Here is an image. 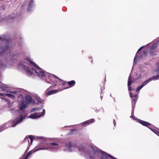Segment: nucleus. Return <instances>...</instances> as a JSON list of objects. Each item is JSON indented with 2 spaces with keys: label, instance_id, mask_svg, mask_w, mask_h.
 <instances>
[{
  "label": "nucleus",
  "instance_id": "1",
  "mask_svg": "<svg viewBox=\"0 0 159 159\" xmlns=\"http://www.w3.org/2000/svg\"><path fill=\"white\" fill-rule=\"evenodd\" d=\"M26 60V61H28L30 63L33 65L34 66L37 68V70H35L33 68L30 69L29 67L25 66L24 63L22 62L19 63V67L25 69L29 75H31L33 74H35V73H36L39 77L41 78L45 77V73L43 70L40 68L38 65L32 61L31 60H29V58H27Z\"/></svg>",
  "mask_w": 159,
  "mask_h": 159
},
{
  "label": "nucleus",
  "instance_id": "2",
  "mask_svg": "<svg viewBox=\"0 0 159 159\" xmlns=\"http://www.w3.org/2000/svg\"><path fill=\"white\" fill-rule=\"evenodd\" d=\"M91 147L92 150L88 153L89 159H109V157L116 159L105 152L98 149L96 148H93L92 146Z\"/></svg>",
  "mask_w": 159,
  "mask_h": 159
},
{
  "label": "nucleus",
  "instance_id": "3",
  "mask_svg": "<svg viewBox=\"0 0 159 159\" xmlns=\"http://www.w3.org/2000/svg\"><path fill=\"white\" fill-rule=\"evenodd\" d=\"M24 118L25 117H23L22 115H21L19 117L16 119L15 120L9 121L8 123V127L15 126L17 124L20 123L21 121H22V120L24 119ZM6 124H5L4 125H2L0 126V132H1L3 129L7 127H6Z\"/></svg>",
  "mask_w": 159,
  "mask_h": 159
},
{
  "label": "nucleus",
  "instance_id": "4",
  "mask_svg": "<svg viewBox=\"0 0 159 159\" xmlns=\"http://www.w3.org/2000/svg\"><path fill=\"white\" fill-rule=\"evenodd\" d=\"M61 146L58 142L53 143L49 144H45L42 146L38 150H47L51 149L54 151L57 150Z\"/></svg>",
  "mask_w": 159,
  "mask_h": 159
},
{
  "label": "nucleus",
  "instance_id": "5",
  "mask_svg": "<svg viewBox=\"0 0 159 159\" xmlns=\"http://www.w3.org/2000/svg\"><path fill=\"white\" fill-rule=\"evenodd\" d=\"M34 100L29 95H26L25 99L22 98L21 101L20 105V110H22L24 109L26 107L27 104L33 103Z\"/></svg>",
  "mask_w": 159,
  "mask_h": 159
},
{
  "label": "nucleus",
  "instance_id": "6",
  "mask_svg": "<svg viewBox=\"0 0 159 159\" xmlns=\"http://www.w3.org/2000/svg\"><path fill=\"white\" fill-rule=\"evenodd\" d=\"M77 148L75 144L70 142L66 143L65 146V150L70 152L73 151Z\"/></svg>",
  "mask_w": 159,
  "mask_h": 159
},
{
  "label": "nucleus",
  "instance_id": "7",
  "mask_svg": "<svg viewBox=\"0 0 159 159\" xmlns=\"http://www.w3.org/2000/svg\"><path fill=\"white\" fill-rule=\"evenodd\" d=\"M45 110L44 109H43L42 112L40 113H35L31 114L30 116H29V117L32 119L39 118L44 115L45 114Z\"/></svg>",
  "mask_w": 159,
  "mask_h": 159
},
{
  "label": "nucleus",
  "instance_id": "8",
  "mask_svg": "<svg viewBox=\"0 0 159 159\" xmlns=\"http://www.w3.org/2000/svg\"><path fill=\"white\" fill-rule=\"evenodd\" d=\"M10 48H9V44H7L5 47L1 49V51H0V57L3 54V53L10 52ZM1 49L0 50H1Z\"/></svg>",
  "mask_w": 159,
  "mask_h": 159
},
{
  "label": "nucleus",
  "instance_id": "9",
  "mask_svg": "<svg viewBox=\"0 0 159 159\" xmlns=\"http://www.w3.org/2000/svg\"><path fill=\"white\" fill-rule=\"evenodd\" d=\"M11 93H5V95H6L9 97L11 98H13L15 97V96L13 94H12V93L15 94V95H17V93H18V92L17 91H13L11 92Z\"/></svg>",
  "mask_w": 159,
  "mask_h": 159
},
{
  "label": "nucleus",
  "instance_id": "10",
  "mask_svg": "<svg viewBox=\"0 0 159 159\" xmlns=\"http://www.w3.org/2000/svg\"><path fill=\"white\" fill-rule=\"evenodd\" d=\"M148 83L147 80H146L140 86H139L136 89V91L138 92L143 87L147 84Z\"/></svg>",
  "mask_w": 159,
  "mask_h": 159
},
{
  "label": "nucleus",
  "instance_id": "11",
  "mask_svg": "<svg viewBox=\"0 0 159 159\" xmlns=\"http://www.w3.org/2000/svg\"><path fill=\"white\" fill-rule=\"evenodd\" d=\"M94 121V120L93 119H92L90 120H88L84 122L83 124V126H84L86 125H88L90 124L91 123L93 122Z\"/></svg>",
  "mask_w": 159,
  "mask_h": 159
},
{
  "label": "nucleus",
  "instance_id": "12",
  "mask_svg": "<svg viewBox=\"0 0 159 159\" xmlns=\"http://www.w3.org/2000/svg\"><path fill=\"white\" fill-rule=\"evenodd\" d=\"M0 88L2 89L3 91L6 92H9L8 89H7V86L6 85H0Z\"/></svg>",
  "mask_w": 159,
  "mask_h": 159
},
{
  "label": "nucleus",
  "instance_id": "13",
  "mask_svg": "<svg viewBox=\"0 0 159 159\" xmlns=\"http://www.w3.org/2000/svg\"><path fill=\"white\" fill-rule=\"evenodd\" d=\"M58 92V91L57 90H52L49 91H48L46 92V95H49L51 94H52L55 93H56Z\"/></svg>",
  "mask_w": 159,
  "mask_h": 159
},
{
  "label": "nucleus",
  "instance_id": "14",
  "mask_svg": "<svg viewBox=\"0 0 159 159\" xmlns=\"http://www.w3.org/2000/svg\"><path fill=\"white\" fill-rule=\"evenodd\" d=\"M159 79V75H154L152 77L150 78L147 80L148 82H149L152 80H157Z\"/></svg>",
  "mask_w": 159,
  "mask_h": 159
},
{
  "label": "nucleus",
  "instance_id": "15",
  "mask_svg": "<svg viewBox=\"0 0 159 159\" xmlns=\"http://www.w3.org/2000/svg\"><path fill=\"white\" fill-rule=\"evenodd\" d=\"M33 6V1L31 0L29 2L28 5V11H30L31 10V8Z\"/></svg>",
  "mask_w": 159,
  "mask_h": 159
},
{
  "label": "nucleus",
  "instance_id": "16",
  "mask_svg": "<svg viewBox=\"0 0 159 159\" xmlns=\"http://www.w3.org/2000/svg\"><path fill=\"white\" fill-rule=\"evenodd\" d=\"M139 123L140 124H142V125H143L145 126H146L147 127H148L150 125H151L149 123H148L147 122H146V121H144L143 120H141L140 121Z\"/></svg>",
  "mask_w": 159,
  "mask_h": 159
},
{
  "label": "nucleus",
  "instance_id": "17",
  "mask_svg": "<svg viewBox=\"0 0 159 159\" xmlns=\"http://www.w3.org/2000/svg\"><path fill=\"white\" fill-rule=\"evenodd\" d=\"M38 149H36V150H34V151L31 150V151H29L28 152L27 156L24 159H27V158L30 156V154H31L32 153L34 152L38 151Z\"/></svg>",
  "mask_w": 159,
  "mask_h": 159
},
{
  "label": "nucleus",
  "instance_id": "18",
  "mask_svg": "<svg viewBox=\"0 0 159 159\" xmlns=\"http://www.w3.org/2000/svg\"><path fill=\"white\" fill-rule=\"evenodd\" d=\"M14 15L13 14L11 15L8 16V18L6 19H3L2 21H5L6 20H8L9 19H11L12 20L14 19Z\"/></svg>",
  "mask_w": 159,
  "mask_h": 159
},
{
  "label": "nucleus",
  "instance_id": "19",
  "mask_svg": "<svg viewBox=\"0 0 159 159\" xmlns=\"http://www.w3.org/2000/svg\"><path fill=\"white\" fill-rule=\"evenodd\" d=\"M68 84L71 87L75 85V82L74 80H72L68 82Z\"/></svg>",
  "mask_w": 159,
  "mask_h": 159
},
{
  "label": "nucleus",
  "instance_id": "20",
  "mask_svg": "<svg viewBox=\"0 0 159 159\" xmlns=\"http://www.w3.org/2000/svg\"><path fill=\"white\" fill-rule=\"evenodd\" d=\"M40 109H41L38 108H33L31 110L30 112H33L34 111H39Z\"/></svg>",
  "mask_w": 159,
  "mask_h": 159
},
{
  "label": "nucleus",
  "instance_id": "21",
  "mask_svg": "<svg viewBox=\"0 0 159 159\" xmlns=\"http://www.w3.org/2000/svg\"><path fill=\"white\" fill-rule=\"evenodd\" d=\"M137 95L136 94H135L133 95V97L132 98L133 101L135 103L137 101Z\"/></svg>",
  "mask_w": 159,
  "mask_h": 159
},
{
  "label": "nucleus",
  "instance_id": "22",
  "mask_svg": "<svg viewBox=\"0 0 159 159\" xmlns=\"http://www.w3.org/2000/svg\"><path fill=\"white\" fill-rule=\"evenodd\" d=\"M130 76H131L130 75L128 79V87H129V86H130L132 83V81L130 79Z\"/></svg>",
  "mask_w": 159,
  "mask_h": 159
},
{
  "label": "nucleus",
  "instance_id": "23",
  "mask_svg": "<svg viewBox=\"0 0 159 159\" xmlns=\"http://www.w3.org/2000/svg\"><path fill=\"white\" fill-rule=\"evenodd\" d=\"M29 138L30 139V144H31L32 143L33 140L34 139V137L32 135L29 136Z\"/></svg>",
  "mask_w": 159,
  "mask_h": 159
},
{
  "label": "nucleus",
  "instance_id": "24",
  "mask_svg": "<svg viewBox=\"0 0 159 159\" xmlns=\"http://www.w3.org/2000/svg\"><path fill=\"white\" fill-rule=\"evenodd\" d=\"M157 47V45L156 44H153L152 46H151V48L152 49H155V48H156Z\"/></svg>",
  "mask_w": 159,
  "mask_h": 159
},
{
  "label": "nucleus",
  "instance_id": "25",
  "mask_svg": "<svg viewBox=\"0 0 159 159\" xmlns=\"http://www.w3.org/2000/svg\"><path fill=\"white\" fill-rule=\"evenodd\" d=\"M157 64L158 66V68L156 70V72H157L159 73V62H157Z\"/></svg>",
  "mask_w": 159,
  "mask_h": 159
},
{
  "label": "nucleus",
  "instance_id": "26",
  "mask_svg": "<svg viewBox=\"0 0 159 159\" xmlns=\"http://www.w3.org/2000/svg\"><path fill=\"white\" fill-rule=\"evenodd\" d=\"M36 99H37V101L39 102H41V99L39 97H37L36 98Z\"/></svg>",
  "mask_w": 159,
  "mask_h": 159
},
{
  "label": "nucleus",
  "instance_id": "27",
  "mask_svg": "<svg viewBox=\"0 0 159 159\" xmlns=\"http://www.w3.org/2000/svg\"><path fill=\"white\" fill-rule=\"evenodd\" d=\"M24 141L25 142H27L29 143V140L28 139V138H27V137H26L24 139Z\"/></svg>",
  "mask_w": 159,
  "mask_h": 159
},
{
  "label": "nucleus",
  "instance_id": "28",
  "mask_svg": "<svg viewBox=\"0 0 159 159\" xmlns=\"http://www.w3.org/2000/svg\"><path fill=\"white\" fill-rule=\"evenodd\" d=\"M153 132L157 135H158L159 136V132L157 131V130H155V131H153Z\"/></svg>",
  "mask_w": 159,
  "mask_h": 159
},
{
  "label": "nucleus",
  "instance_id": "29",
  "mask_svg": "<svg viewBox=\"0 0 159 159\" xmlns=\"http://www.w3.org/2000/svg\"><path fill=\"white\" fill-rule=\"evenodd\" d=\"M137 58V55H136L135 57V58L134 59V63H136V60L135 59Z\"/></svg>",
  "mask_w": 159,
  "mask_h": 159
},
{
  "label": "nucleus",
  "instance_id": "30",
  "mask_svg": "<svg viewBox=\"0 0 159 159\" xmlns=\"http://www.w3.org/2000/svg\"><path fill=\"white\" fill-rule=\"evenodd\" d=\"M130 96L131 98H132L133 97V96L132 95V93L131 92L129 93Z\"/></svg>",
  "mask_w": 159,
  "mask_h": 159
},
{
  "label": "nucleus",
  "instance_id": "31",
  "mask_svg": "<svg viewBox=\"0 0 159 159\" xmlns=\"http://www.w3.org/2000/svg\"><path fill=\"white\" fill-rule=\"evenodd\" d=\"M128 87V90L129 91H130V90H132V89H131V87H130V86H129Z\"/></svg>",
  "mask_w": 159,
  "mask_h": 159
},
{
  "label": "nucleus",
  "instance_id": "32",
  "mask_svg": "<svg viewBox=\"0 0 159 159\" xmlns=\"http://www.w3.org/2000/svg\"><path fill=\"white\" fill-rule=\"evenodd\" d=\"M143 48V47H141V48H139V49L138 50V51H137V52L138 53V52H139V51H140V50L141 49H142V48Z\"/></svg>",
  "mask_w": 159,
  "mask_h": 159
},
{
  "label": "nucleus",
  "instance_id": "33",
  "mask_svg": "<svg viewBox=\"0 0 159 159\" xmlns=\"http://www.w3.org/2000/svg\"><path fill=\"white\" fill-rule=\"evenodd\" d=\"M113 124H114V125H116V121L115 120H113Z\"/></svg>",
  "mask_w": 159,
  "mask_h": 159
},
{
  "label": "nucleus",
  "instance_id": "34",
  "mask_svg": "<svg viewBox=\"0 0 159 159\" xmlns=\"http://www.w3.org/2000/svg\"><path fill=\"white\" fill-rule=\"evenodd\" d=\"M5 95V94L2 93H0V96H2Z\"/></svg>",
  "mask_w": 159,
  "mask_h": 159
},
{
  "label": "nucleus",
  "instance_id": "35",
  "mask_svg": "<svg viewBox=\"0 0 159 159\" xmlns=\"http://www.w3.org/2000/svg\"><path fill=\"white\" fill-rule=\"evenodd\" d=\"M53 75V76H54V77H55V78H57V79H59V80H61L60 79H59L58 78L57 76H55V75Z\"/></svg>",
  "mask_w": 159,
  "mask_h": 159
},
{
  "label": "nucleus",
  "instance_id": "36",
  "mask_svg": "<svg viewBox=\"0 0 159 159\" xmlns=\"http://www.w3.org/2000/svg\"><path fill=\"white\" fill-rule=\"evenodd\" d=\"M4 39H3V38L0 37V40H1Z\"/></svg>",
  "mask_w": 159,
  "mask_h": 159
},
{
  "label": "nucleus",
  "instance_id": "37",
  "mask_svg": "<svg viewBox=\"0 0 159 159\" xmlns=\"http://www.w3.org/2000/svg\"><path fill=\"white\" fill-rule=\"evenodd\" d=\"M79 151H80V148H79Z\"/></svg>",
  "mask_w": 159,
  "mask_h": 159
},
{
  "label": "nucleus",
  "instance_id": "38",
  "mask_svg": "<svg viewBox=\"0 0 159 159\" xmlns=\"http://www.w3.org/2000/svg\"><path fill=\"white\" fill-rule=\"evenodd\" d=\"M102 97H101V99L102 98Z\"/></svg>",
  "mask_w": 159,
  "mask_h": 159
}]
</instances>
